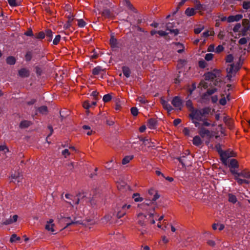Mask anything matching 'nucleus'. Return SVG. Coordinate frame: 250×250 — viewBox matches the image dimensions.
<instances>
[{
	"label": "nucleus",
	"mask_w": 250,
	"mask_h": 250,
	"mask_svg": "<svg viewBox=\"0 0 250 250\" xmlns=\"http://www.w3.org/2000/svg\"><path fill=\"white\" fill-rule=\"evenodd\" d=\"M211 109L209 107L195 109L192 106H191L190 109V113L189 116L196 127H199L200 126V124L198 121L203 120L205 118H208V115L211 112Z\"/></svg>",
	"instance_id": "nucleus-1"
},
{
	"label": "nucleus",
	"mask_w": 250,
	"mask_h": 250,
	"mask_svg": "<svg viewBox=\"0 0 250 250\" xmlns=\"http://www.w3.org/2000/svg\"><path fill=\"white\" fill-rule=\"evenodd\" d=\"M126 11L128 14L126 21L129 22L131 25L135 26L138 23V14L136 9L128 0H126Z\"/></svg>",
	"instance_id": "nucleus-2"
},
{
	"label": "nucleus",
	"mask_w": 250,
	"mask_h": 250,
	"mask_svg": "<svg viewBox=\"0 0 250 250\" xmlns=\"http://www.w3.org/2000/svg\"><path fill=\"white\" fill-rule=\"evenodd\" d=\"M110 45L113 51H121L124 47L125 42L123 40H117L113 35H111L109 40Z\"/></svg>",
	"instance_id": "nucleus-3"
},
{
	"label": "nucleus",
	"mask_w": 250,
	"mask_h": 250,
	"mask_svg": "<svg viewBox=\"0 0 250 250\" xmlns=\"http://www.w3.org/2000/svg\"><path fill=\"white\" fill-rule=\"evenodd\" d=\"M219 154L220 156L221 161L225 165H227V160L228 158L233 157L235 156L234 152L230 150H228L225 151L219 150Z\"/></svg>",
	"instance_id": "nucleus-4"
},
{
	"label": "nucleus",
	"mask_w": 250,
	"mask_h": 250,
	"mask_svg": "<svg viewBox=\"0 0 250 250\" xmlns=\"http://www.w3.org/2000/svg\"><path fill=\"white\" fill-rule=\"evenodd\" d=\"M148 194L149 195L151 196L153 195V197L152 198L150 197H148V198L149 200V201L146 203H143L142 204L139 205L138 206L140 208H144L146 206H148L151 203L152 201L154 202L160 197L159 195H158L156 191L153 189H151L149 190Z\"/></svg>",
	"instance_id": "nucleus-5"
},
{
	"label": "nucleus",
	"mask_w": 250,
	"mask_h": 250,
	"mask_svg": "<svg viewBox=\"0 0 250 250\" xmlns=\"http://www.w3.org/2000/svg\"><path fill=\"white\" fill-rule=\"evenodd\" d=\"M239 68L238 65L234 64H231L227 68V77L229 80H230L232 77L235 76Z\"/></svg>",
	"instance_id": "nucleus-6"
},
{
	"label": "nucleus",
	"mask_w": 250,
	"mask_h": 250,
	"mask_svg": "<svg viewBox=\"0 0 250 250\" xmlns=\"http://www.w3.org/2000/svg\"><path fill=\"white\" fill-rule=\"evenodd\" d=\"M199 134L202 138H206L208 140H209L213 136L212 133L209 130L203 127L200 129ZM206 143L208 144L209 140L207 141Z\"/></svg>",
	"instance_id": "nucleus-7"
},
{
	"label": "nucleus",
	"mask_w": 250,
	"mask_h": 250,
	"mask_svg": "<svg viewBox=\"0 0 250 250\" xmlns=\"http://www.w3.org/2000/svg\"><path fill=\"white\" fill-rule=\"evenodd\" d=\"M194 4V8L195 9L196 11H197L199 13H201L202 12L206 10V6L202 4L199 0H192Z\"/></svg>",
	"instance_id": "nucleus-8"
},
{
	"label": "nucleus",
	"mask_w": 250,
	"mask_h": 250,
	"mask_svg": "<svg viewBox=\"0 0 250 250\" xmlns=\"http://www.w3.org/2000/svg\"><path fill=\"white\" fill-rule=\"evenodd\" d=\"M77 197H80L81 202L83 203H87L88 202H90L92 206H93V205L94 204L93 199H91L90 200H89V199L86 197V193L85 192L79 193L77 195Z\"/></svg>",
	"instance_id": "nucleus-9"
},
{
	"label": "nucleus",
	"mask_w": 250,
	"mask_h": 250,
	"mask_svg": "<svg viewBox=\"0 0 250 250\" xmlns=\"http://www.w3.org/2000/svg\"><path fill=\"white\" fill-rule=\"evenodd\" d=\"M146 216L143 213H140L137 216V223L141 226H144L146 225Z\"/></svg>",
	"instance_id": "nucleus-10"
},
{
	"label": "nucleus",
	"mask_w": 250,
	"mask_h": 250,
	"mask_svg": "<svg viewBox=\"0 0 250 250\" xmlns=\"http://www.w3.org/2000/svg\"><path fill=\"white\" fill-rule=\"evenodd\" d=\"M67 219L69 220L70 221V222L66 223V226L65 227H67L68 226L74 225V224H81L82 223V221L81 219H78V217H73V219L70 217H68L66 218Z\"/></svg>",
	"instance_id": "nucleus-11"
},
{
	"label": "nucleus",
	"mask_w": 250,
	"mask_h": 250,
	"mask_svg": "<svg viewBox=\"0 0 250 250\" xmlns=\"http://www.w3.org/2000/svg\"><path fill=\"white\" fill-rule=\"evenodd\" d=\"M172 105L176 108L181 109L182 107V101L178 97H175L172 100Z\"/></svg>",
	"instance_id": "nucleus-12"
},
{
	"label": "nucleus",
	"mask_w": 250,
	"mask_h": 250,
	"mask_svg": "<svg viewBox=\"0 0 250 250\" xmlns=\"http://www.w3.org/2000/svg\"><path fill=\"white\" fill-rule=\"evenodd\" d=\"M18 74L21 78H27L30 75V72L27 69L22 68L19 70Z\"/></svg>",
	"instance_id": "nucleus-13"
},
{
	"label": "nucleus",
	"mask_w": 250,
	"mask_h": 250,
	"mask_svg": "<svg viewBox=\"0 0 250 250\" xmlns=\"http://www.w3.org/2000/svg\"><path fill=\"white\" fill-rule=\"evenodd\" d=\"M243 16L241 14H238L235 16H230L228 18V21L229 22L238 21H240Z\"/></svg>",
	"instance_id": "nucleus-14"
},
{
	"label": "nucleus",
	"mask_w": 250,
	"mask_h": 250,
	"mask_svg": "<svg viewBox=\"0 0 250 250\" xmlns=\"http://www.w3.org/2000/svg\"><path fill=\"white\" fill-rule=\"evenodd\" d=\"M53 220L50 219L47 222V224L45 225V228L48 231L54 232L55 230L53 229L54 224H53Z\"/></svg>",
	"instance_id": "nucleus-15"
},
{
	"label": "nucleus",
	"mask_w": 250,
	"mask_h": 250,
	"mask_svg": "<svg viewBox=\"0 0 250 250\" xmlns=\"http://www.w3.org/2000/svg\"><path fill=\"white\" fill-rule=\"evenodd\" d=\"M173 44L175 46V49L179 53H181L184 50V46L183 44L180 42H174Z\"/></svg>",
	"instance_id": "nucleus-16"
},
{
	"label": "nucleus",
	"mask_w": 250,
	"mask_h": 250,
	"mask_svg": "<svg viewBox=\"0 0 250 250\" xmlns=\"http://www.w3.org/2000/svg\"><path fill=\"white\" fill-rule=\"evenodd\" d=\"M157 125V121L155 119L151 118L148 120L147 126L150 129H154Z\"/></svg>",
	"instance_id": "nucleus-17"
},
{
	"label": "nucleus",
	"mask_w": 250,
	"mask_h": 250,
	"mask_svg": "<svg viewBox=\"0 0 250 250\" xmlns=\"http://www.w3.org/2000/svg\"><path fill=\"white\" fill-rule=\"evenodd\" d=\"M161 104L163 105L164 108L165 109H166L168 111H170L173 109V108H172V106L170 105V104H169L164 99H161Z\"/></svg>",
	"instance_id": "nucleus-18"
},
{
	"label": "nucleus",
	"mask_w": 250,
	"mask_h": 250,
	"mask_svg": "<svg viewBox=\"0 0 250 250\" xmlns=\"http://www.w3.org/2000/svg\"><path fill=\"white\" fill-rule=\"evenodd\" d=\"M193 144L195 146H199L202 145L203 141L199 136H195L193 139Z\"/></svg>",
	"instance_id": "nucleus-19"
},
{
	"label": "nucleus",
	"mask_w": 250,
	"mask_h": 250,
	"mask_svg": "<svg viewBox=\"0 0 250 250\" xmlns=\"http://www.w3.org/2000/svg\"><path fill=\"white\" fill-rule=\"evenodd\" d=\"M196 13V11L193 8H188L185 11V14L188 17L194 15Z\"/></svg>",
	"instance_id": "nucleus-20"
},
{
	"label": "nucleus",
	"mask_w": 250,
	"mask_h": 250,
	"mask_svg": "<svg viewBox=\"0 0 250 250\" xmlns=\"http://www.w3.org/2000/svg\"><path fill=\"white\" fill-rule=\"evenodd\" d=\"M45 37L48 42H51L53 38V32L50 29L45 30Z\"/></svg>",
	"instance_id": "nucleus-21"
},
{
	"label": "nucleus",
	"mask_w": 250,
	"mask_h": 250,
	"mask_svg": "<svg viewBox=\"0 0 250 250\" xmlns=\"http://www.w3.org/2000/svg\"><path fill=\"white\" fill-rule=\"evenodd\" d=\"M11 178L12 180L17 179V183H19L21 182L23 178L22 175H21L19 173H15L11 175Z\"/></svg>",
	"instance_id": "nucleus-22"
},
{
	"label": "nucleus",
	"mask_w": 250,
	"mask_h": 250,
	"mask_svg": "<svg viewBox=\"0 0 250 250\" xmlns=\"http://www.w3.org/2000/svg\"><path fill=\"white\" fill-rule=\"evenodd\" d=\"M102 72H104V70L102 69L100 66H96L92 69V74L94 75H99Z\"/></svg>",
	"instance_id": "nucleus-23"
},
{
	"label": "nucleus",
	"mask_w": 250,
	"mask_h": 250,
	"mask_svg": "<svg viewBox=\"0 0 250 250\" xmlns=\"http://www.w3.org/2000/svg\"><path fill=\"white\" fill-rule=\"evenodd\" d=\"M206 81L212 80L216 78V75L212 72H208L205 74Z\"/></svg>",
	"instance_id": "nucleus-24"
},
{
	"label": "nucleus",
	"mask_w": 250,
	"mask_h": 250,
	"mask_svg": "<svg viewBox=\"0 0 250 250\" xmlns=\"http://www.w3.org/2000/svg\"><path fill=\"white\" fill-rule=\"evenodd\" d=\"M229 167L231 168H238V164L237 161L234 159H231Z\"/></svg>",
	"instance_id": "nucleus-25"
},
{
	"label": "nucleus",
	"mask_w": 250,
	"mask_h": 250,
	"mask_svg": "<svg viewBox=\"0 0 250 250\" xmlns=\"http://www.w3.org/2000/svg\"><path fill=\"white\" fill-rule=\"evenodd\" d=\"M125 204L122 205V210L118 211L116 216L118 219L121 218L122 217L124 216L125 215Z\"/></svg>",
	"instance_id": "nucleus-26"
},
{
	"label": "nucleus",
	"mask_w": 250,
	"mask_h": 250,
	"mask_svg": "<svg viewBox=\"0 0 250 250\" xmlns=\"http://www.w3.org/2000/svg\"><path fill=\"white\" fill-rule=\"evenodd\" d=\"M239 176H242L244 178L250 179V172L247 170H244L238 174Z\"/></svg>",
	"instance_id": "nucleus-27"
},
{
	"label": "nucleus",
	"mask_w": 250,
	"mask_h": 250,
	"mask_svg": "<svg viewBox=\"0 0 250 250\" xmlns=\"http://www.w3.org/2000/svg\"><path fill=\"white\" fill-rule=\"evenodd\" d=\"M31 124V122L28 121L24 120L21 122L20 126L21 128H27Z\"/></svg>",
	"instance_id": "nucleus-28"
},
{
	"label": "nucleus",
	"mask_w": 250,
	"mask_h": 250,
	"mask_svg": "<svg viewBox=\"0 0 250 250\" xmlns=\"http://www.w3.org/2000/svg\"><path fill=\"white\" fill-rule=\"evenodd\" d=\"M39 112L42 114L46 115L48 112V109L46 106H41L38 109Z\"/></svg>",
	"instance_id": "nucleus-29"
},
{
	"label": "nucleus",
	"mask_w": 250,
	"mask_h": 250,
	"mask_svg": "<svg viewBox=\"0 0 250 250\" xmlns=\"http://www.w3.org/2000/svg\"><path fill=\"white\" fill-rule=\"evenodd\" d=\"M117 187L119 190L124 191L125 188V182L124 181L121 180V181L118 182Z\"/></svg>",
	"instance_id": "nucleus-30"
},
{
	"label": "nucleus",
	"mask_w": 250,
	"mask_h": 250,
	"mask_svg": "<svg viewBox=\"0 0 250 250\" xmlns=\"http://www.w3.org/2000/svg\"><path fill=\"white\" fill-rule=\"evenodd\" d=\"M6 62L10 65H13L16 62V59L13 56H9L6 59Z\"/></svg>",
	"instance_id": "nucleus-31"
},
{
	"label": "nucleus",
	"mask_w": 250,
	"mask_h": 250,
	"mask_svg": "<svg viewBox=\"0 0 250 250\" xmlns=\"http://www.w3.org/2000/svg\"><path fill=\"white\" fill-rule=\"evenodd\" d=\"M229 201L233 204L236 203L237 201V199L235 195L229 193L228 195Z\"/></svg>",
	"instance_id": "nucleus-32"
},
{
	"label": "nucleus",
	"mask_w": 250,
	"mask_h": 250,
	"mask_svg": "<svg viewBox=\"0 0 250 250\" xmlns=\"http://www.w3.org/2000/svg\"><path fill=\"white\" fill-rule=\"evenodd\" d=\"M112 96L111 93H108L103 96V100L104 103H107L111 100Z\"/></svg>",
	"instance_id": "nucleus-33"
},
{
	"label": "nucleus",
	"mask_w": 250,
	"mask_h": 250,
	"mask_svg": "<svg viewBox=\"0 0 250 250\" xmlns=\"http://www.w3.org/2000/svg\"><path fill=\"white\" fill-rule=\"evenodd\" d=\"M132 198L136 202H142L143 201V198L140 196V194L139 193H134L132 195Z\"/></svg>",
	"instance_id": "nucleus-34"
},
{
	"label": "nucleus",
	"mask_w": 250,
	"mask_h": 250,
	"mask_svg": "<svg viewBox=\"0 0 250 250\" xmlns=\"http://www.w3.org/2000/svg\"><path fill=\"white\" fill-rule=\"evenodd\" d=\"M45 31H41L38 33H37L35 36V38L38 39H43L45 38Z\"/></svg>",
	"instance_id": "nucleus-35"
},
{
	"label": "nucleus",
	"mask_w": 250,
	"mask_h": 250,
	"mask_svg": "<svg viewBox=\"0 0 250 250\" xmlns=\"http://www.w3.org/2000/svg\"><path fill=\"white\" fill-rule=\"evenodd\" d=\"M112 218V216L111 214H107L104 216V217L103 218V222H108L109 221H111L110 223H113V221H111V219Z\"/></svg>",
	"instance_id": "nucleus-36"
},
{
	"label": "nucleus",
	"mask_w": 250,
	"mask_h": 250,
	"mask_svg": "<svg viewBox=\"0 0 250 250\" xmlns=\"http://www.w3.org/2000/svg\"><path fill=\"white\" fill-rule=\"evenodd\" d=\"M21 240V238L20 237H18L16 234H12L10 241L11 243H14L16 242L17 241H20Z\"/></svg>",
	"instance_id": "nucleus-37"
},
{
	"label": "nucleus",
	"mask_w": 250,
	"mask_h": 250,
	"mask_svg": "<svg viewBox=\"0 0 250 250\" xmlns=\"http://www.w3.org/2000/svg\"><path fill=\"white\" fill-rule=\"evenodd\" d=\"M103 16L106 18H109L111 16V12L109 9H104L102 13Z\"/></svg>",
	"instance_id": "nucleus-38"
},
{
	"label": "nucleus",
	"mask_w": 250,
	"mask_h": 250,
	"mask_svg": "<svg viewBox=\"0 0 250 250\" xmlns=\"http://www.w3.org/2000/svg\"><path fill=\"white\" fill-rule=\"evenodd\" d=\"M208 85H209V84L208 83H207L206 82V80L201 81L199 84L200 87H203L205 89L208 88Z\"/></svg>",
	"instance_id": "nucleus-39"
},
{
	"label": "nucleus",
	"mask_w": 250,
	"mask_h": 250,
	"mask_svg": "<svg viewBox=\"0 0 250 250\" xmlns=\"http://www.w3.org/2000/svg\"><path fill=\"white\" fill-rule=\"evenodd\" d=\"M214 34V31H206V32H204V33H203L202 34V36L205 37V38H207L209 36H213Z\"/></svg>",
	"instance_id": "nucleus-40"
},
{
	"label": "nucleus",
	"mask_w": 250,
	"mask_h": 250,
	"mask_svg": "<svg viewBox=\"0 0 250 250\" xmlns=\"http://www.w3.org/2000/svg\"><path fill=\"white\" fill-rule=\"evenodd\" d=\"M78 25L80 27H84L86 25V22L83 19H78Z\"/></svg>",
	"instance_id": "nucleus-41"
},
{
	"label": "nucleus",
	"mask_w": 250,
	"mask_h": 250,
	"mask_svg": "<svg viewBox=\"0 0 250 250\" xmlns=\"http://www.w3.org/2000/svg\"><path fill=\"white\" fill-rule=\"evenodd\" d=\"M202 124V125L203 126H209L210 125V123L208 122V120L207 119V118H204L203 120H201Z\"/></svg>",
	"instance_id": "nucleus-42"
},
{
	"label": "nucleus",
	"mask_w": 250,
	"mask_h": 250,
	"mask_svg": "<svg viewBox=\"0 0 250 250\" xmlns=\"http://www.w3.org/2000/svg\"><path fill=\"white\" fill-rule=\"evenodd\" d=\"M83 107L88 110L90 107H92V105L88 101H85L83 103Z\"/></svg>",
	"instance_id": "nucleus-43"
},
{
	"label": "nucleus",
	"mask_w": 250,
	"mask_h": 250,
	"mask_svg": "<svg viewBox=\"0 0 250 250\" xmlns=\"http://www.w3.org/2000/svg\"><path fill=\"white\" fill-rule=\"evenodd\" d=\"M61 39V36L60 35H57L55 37L53 41V43L54 45H57Z\"/></svg>",
	"instance_id": "nucleus-44"
},
{
	"label": "nucleus",
	"mask_w": 250,
	"mask_h": 250,
	"mask_svg": "<svg viewBox=\"0 0 250 250\" xmlns=\"http://www.w3.org/2000/svg\"><path fill=\"white\" fill-rule=\"evenodd\" d=\"M217 89L215 88L212 89H209L205 93V95H211L217 91Z\"/></svg>",
	"instance_id": "nucleus-45"
},
{
	"label": "nucleus",
	"mask_w": 250,
	"mask_h": 250,
	"mask_svg": "<svg viewBox=\"0 0 250 250\" xmlns=\"http://www.w3.org/2000/svg\"><path fill=\"white\" fill-rule=\"evenodd\" d=\"M8 2L12 7H15L19 5L16 0H8Z\"/></svg>",
	"instance_id": "nucleus-46"
},
{
	"label": "nucleus",
	"mask_w": 250,
	"mask_h": 250,
	"mask_svg": "<svg viewBox=\"0 0 250 250\" xmlns=\"http://www.w3.org/2000/svg\"><path fill=\"white\" fill-rule=\"evenodd\" d=\"M130 110H131V113L132 114V115L133 116H136L138 115V110L136 107H132L131 108Z\"/></svg>",
	"instance_id": "nucleus-47"
},
{
	"label": "nucleus",
	"mask_w": 250,
	"mask_h": 250,
	"mask_svg": "<svg viewBox=\"0 0 250 250\" xmlns=\"http://www.w3.org/2000/svg\"><path fill=\"white\" fill-rule=\"evenodd\" d=\"M25 60L26 61H30L32 59V53L28 51L25 55Z\"/></svg>",
	"instance_id": "nucleus-48"
},
{
	"label": "nucleus",
	"mask_w": 250,
	"mask_h": 250,
	"mask_svg": "<svg viewBox=\"0 0 250 250\" xmlns=\"http://www.w3.org/2000/svg\"><path fill=\"white\" fill-rule=\"evenodd\" d=\"M13 223V221H12V218L10 217L9 218L5 219L3 222L2 223L3 225H7L9 224H11Z\"/></svg>",
	"instance_id": "nucleus-49"
},
{
	"label": "nucleus",
	"mask_w": 250,
	"mask_h": 250,
	"mask_svg": "<svg viewBox=\"0 0 250 250\" xmlns=\"http://www.w3.org/2000/svg\"><path fill=\"white\" fill-rule=\"evenodd\" d=\"M213 57V54L212 53L207 54L205 56V59L208 61H209L212 59Z\"/></svg>",
	"instance_id": "nucleus-50"
},
{
	"label": "nucleus",
	"mask_w": 250,
	"mask_h": 250,
	"mask_svg": "<svg viewBox=\"0 0 250 250\" xmlns=\"http://www.w3.org/2000/svg\"><path fill=\"white\" fill-rule=\"evenodd\" d=\"M98 95L99 92L97 91H93L91 94V96H93L94 99L96 101L98 100Z\"/></svg>",
	"instance_id": "nucleus-51"
},
{
	"label": "nucleus",
	"mask_w": 250,
	"mask_h": 250,
	"mask_svg": "<svg viewBox=\"0 0 250 250\" xmlns=\"http://www.w3.org/2000/svg\"><path fill=\"white\" fill-rule=\"evenodd\" d=\"M233 60V57L231 54L228 55L226 58V61L227 62H231Z\"/></svg>",
	"instance_id": "nucleus-52"
},
{
	"label": "nucleus",
	"mask_w": 250,
	"mask_h": 250,
	"mask_svg": "<svg viewBox=\"0 0 250 250\" xmlns=\"http://www.w3.org/2000/svg\"><path fill=\"white\" fill-rule=\"evenodd\" d=\"M204 27L203 26H200L199 27L194 29V33L196 34H199L203 29Z\"/></svg>",
	"instance_id": "nucleus-53"
},
{
	"label": "nucleus",
	"mask_w": 250,
	"mask_h": 250,
	"mask_svg": "<svg viewBox=\"0 0 250 250\" xmlns=\"http://www.w3.org/2000/svg\"><path fill=\"white\" fill-rule=\"evenodd\" d=\"M224 50V47L222 45H218L215 49V52L216 53H220Z\"/></svg>",
	"instance_id": "nucleus-54"
},
{
	"label": "nucleus",
	"mask_w": 250,
	"mask_h": 250,
	"mask_svg": "<svg viewBox=\"0 0 250 250\" xmlns=\"http://www.w3.org/2000/svg\"><path fill=\"white\" fill-rule=\"evenodd\" d=\"M62 155L64 156L65 158L67 157V156H68L70 155V152L67 149H65L63 150L62 151Z\"/></svg>",
	"instance_id": "nucleus-55"
},
{
	"label": "nucleus",
	"mask_w": 250,
	"mask_h": 250,
	"mask_svg": "<svg viewBox=\"0 0 250 250\" xmlns=\"http://www.w3.org/2000/svg\"><path fill=\"white\" fill-rule=\"evenodd\" d=\"M0 151H3L5 153L9 151V149L5 146H0Z\"/></svg>",
	"instance_id": "nucleus-56"
},
{
	"label": "nucleus",
	"mask_w": 250,
	"mask_h": 250,
	"mask_svg": "<svg viewBox=\"0 0 250 250\" xmlns=\"http://www.w3.org/2000/svg\"><path fill=\"white\" fill-rule=\"evenodd\" d=\"M167 29L169 30L170 33H173L175 35H177L179 33V31L177 29H169V26L168 25L167 27Z\"/></svg>",
	"instance_id": "nucleus-57"
},
{
	"label": "nucleus",
	"mask_w": 250,
	"mask_h": 250,
	"mask_svg": "<svg viewBox=\"0 0 250 250\" xmlns=\"http://www.w3.org/2000/svg\"><path fill=\"white\" fill-rule=\"evenodd\" d=\"M219 103L221 105H224L226 104L227 103V100H226V98L225 97H223L220 100H219Z\"/></svg>",
	"instance_id": "nucleus-58"
},
{
	"label": "nucleus",
	"mask_w": 250,
	"mask_h": 250,
	"mask_svg": "<svg viewBox=\"0 0 250 250\" xmlns=\"http://www.w3.org/2000/svg\"><path fill=\"white\" fill-rule=\"evenodd\" d=\"M24 34L27 36H34L33 31L31 29H28L26 32H25Z\"/></svg>",
	"instance_id": "nucleus-59"
},
{
	"label": "nucleus",
	"mask_w": 250,
	"mask_h": 250,
	"mask_svg": "<svg viewBox=\"0 0 250 250\" xmlns=\"http://www.w3.org/2000/svg\"><path fill=\"white\" fill-rule=\"evenodd\" d=\"M243 7L245 9H248L250 8V2H244Z\"/></svg>",
	"instance_id": "nucleus-60"
},
{
	"label": "nucleus",
	"mask_w": 250,
	"mask_h": 250,
	"mask_svg": "<svg viewBox=\"0 0 250 250\" xmlns=\"http://www.w3.org/2000/svg\"><path fill=\"white\" fill-rule=\"evenodd\" d=\"M138 101L142 104H145L147 102V100L145 98L141 96L138 98Z\"/></svg>",
	"instance_id": "nucleus-61"
},
{
	"label": "nucleus",
	"mask_w": 250,
	"mask_h": 250,
	"mask_svg": "<svg viewBox=\"0 0 250 250\" xmlns=\"http://www.w3.org/2000/svg\"><path fill=\"white\" fill-rule=\"evenodd\" d=\"M239 176H235V179L237 181V183L242 185L244 183V180L239 178Z\"/></svg>",
	"instance_id": "nucleus-62"
},
{
	"label": "nucleus",
	"mask_w": 250,
	"mask_h": 250,
	"mask_svg": "<svg viewBox=\"0 0 250 250\" xmlns=\"http://www.w3.org/2000/svg\"><path fill=\"white\" fill-rule=\"evenodd\" d=\"M247 40L245 38H242L240 39L239 41V43L240 44H245L247 43Z\"/></svg>",
	"instance_id": "nucleus-63"
},
{
	"label": "nucleus",
	"mask_w": 250,
	"mask_h": 250,
	"mask_svg": "<svg viewBox=\"0 0 250 250\" xmlns=\"http://www.w3.org/2000/svg\"><path fill=\"white\" fill-rule=\"evenodd\" d=\"M218 100V96L214 95L211 97V102L212 103H216Z\"/></svg>",
	"instance_id": "nucleus-64"
}]
</instances>
